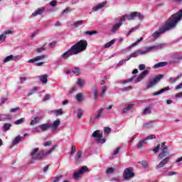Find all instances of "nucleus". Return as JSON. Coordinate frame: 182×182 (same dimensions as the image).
I'll return each mask as SVG.
<instances>
[{"label": "nucleus", "instance_id": "nucleus-1", "mask_svg": "<svg viewBox=\"0 0 182 182\" xmlns=\"http://www.w3.org/2000/svg\"><path fill=\"white\" fill-rule=\"evenodd\" d=\"M170 151H168V146L166 145V142L161 143V153L158 156V159L161 160L159 164L156 166V169L163 168L170 161Z\"/></svg>", "mask_w": 182, "mask_h": 182}, {"label": "nucleus", "instance_id": "nucleus-2", "mask_svg": "<svg viewBox=\"0 0 182 182\" xmlns=\"http://www.w3.org/2000/svg\"><path fill=\"white\" fill-rule=\"evenodd\" d=\"M71 48L74 50V53H75V55H77V53H81V52L86 50V48H87V41L80 40Z\"/></svg>", "mask_w": 182, "mask_h": 182}, {"label": "nucleus", "instance_id": "nucleus-3", "mask_svg": "<svg viewBox=\"0 0 182 182\" xmlns=\"http://www.w3.org/2000/svg\"><path fill=\"white\" fill-rule=\"evenodd\" d=\"M171 18H168V21L165 24V26L159 28V31H155L152 34V38H154V41H156V39H158V38H160V36L161 33H164V32H167V31H170L171 29H174L176 27H170L168 25L171 23Z\"/></svg>", "mask_w": 182, "mask_h": 182}, {"label": "nucleus", "instance_id": "nucleus-4", "mask_svg": "<svg viewBox=\"0 0 182 182\" xmlns=\"http://www.w3.org/2000/svg\"><path fill=\"white\" fill-rule=\"evenodd\" d=\"M170 18L172 21L168 25V26L170 28H176V26H177V23H178V22H180V21L182 19V9L177 13L172 15Z\"/></svg>", "mask_w": 182, "mask_h": 182}, {"label": "nucleus", "instance_id": "nucleus-5", "mask_svg": "<svg viewBox=\"0 0 182 182\" xmlns=\"http://www.w3.org/2000/svg\"><path fill=\"white\" fill-rule=\"evenodd\" d=\"M123 16L124 18H125V21H134L136 18L139 19V21H143V19H144V15L138 11H133L129 14H124Z\"/></svg>", "mask_w": 182, "mask_h": 182}, {"label": "nucleus", "instance_id": "nucleus-6", "mask_svg": "<svg viewBox=\"0 0 182 182\" xmlns=\"http://www.w3.org/2000/svg\"><path fill=\"white\" fill-rule=\"evenodd\" d=\"M126 21V18H124V16H121L117 18V22L112 26L111 28V33H117V31L119 29H120L122 25H123V22Z\"/></svg>", "mask_w": 182, "mask_h": 182}, {"label": "nucleus", "instance_id": "nucleus-7", "mask_svg": "<svg viewBox=\"0 0 182 182\" xmlns=\"http://www.w3.org/2000/svg\"><path fill=\"white\" fill-rule=\"evenodd\" d=\"M134 177V171L132 167L125 168L123 173L124 180H132Z\"/></svg>", "mask_w": 182, "mask_h": 182}, {"label": "nucleus", "instance_id": "nucleus-8", "mask_svg": "<svg viewBox=\"0 0 182 182\" xmlns=\"http://www.w3.org/2000/svg\"><path fill=\"white\" fill-rule=\"evenodd\" d=\"M89 171V168L87 166H82L79 171H77L74 172L73 173V178L74 180H78L82 177V174H85V173H87Z\"/></svg>", "mask_w": 182, "mask_h": 182}, {"label": "nucleus", "instance_id": "nucleus-9", "mask_svg": "<svg viewBox=\"0 0 182 182\" xmlns=\"http://www.w3.org/2000/svg\"><path fill=\"white\" fill-rule=\"evenodd\" d=\"M161 79H163V75H159L152 80H149V83L146 85L147 89H151V87H153V86H156V84L159 83Z\"/></svg>", "mask_w": 182, "mask_h": 182}, {"label": "nucleus", "instance_id": "nucleus-10", "mask_svg": "<svg viewBox=\"0 0 182 182\" xmlns=\"http://www.w3.org/2000/svg\"><path fill=\"white\" fill-rule=\"evenodd\" d=\"M56 147H58V145L55 144L47 152L42 151L41 154H37V156H36V159H37L38 160H42L43 157H46V156H49V154H52V153L53 152L55 149H56Z\"/></svg>", "mask_w": 182, "mask_h": 182}, {"label": "nucleus", "instance_id": "nucleus-11", "mask_svg": "<svg viewBox=\"0 0 182 182\" xmlns=\"http://www.w3.org/2000/svg\"><path fill=\"white\" fill-rule=\"evenodd\" d=\"M14 31L12 30L4 31L1 34H0V42H5L8 35H13Z\"/></svg>", "mask_w": 182, "mask_h": 182}, {"label": "nucleus", "instance_id": "nucleus-12", "mask_svg": "<svg viewBox=\"0 0 182 182\" xmlns=\"http://www.w3.org/2000/svg\"><path fill=\"white\" fill-rule=\"evenodd\" d=\"M73 55L76 54L71 47L70 49H69L68 51L65 52L61 55V58L63 59V60H66L70 58V56H72Z\"/></svg>", "mask_w": 182, "mask_h": 182}, {"label": "nucleus", "instance_id": "nucleus-13", "mask_svg": "<svg viewBox=\"0 0 182 182\" xmlns=\"http://www.w3.org/2000/svg\"><path fill=\"white\" fill-rule=\"evenodd\" d=\"M149 73L150 71L149 70H144L135 80V83H139V82H141Z\"/></svg>", "mask_w": 182, "mask_h": 182}, {"label": "nucleus", "instance_id": "nucleus-14", "mask_svg": "<svg viewBox=\"0 0 182 182\" xmlns=\"http://www.w3.org/2000/svg\"><path fill=\"white\" fill-rule=\"evenodd\" d=\"M19 59H21L19 55H10L3 60V63H7V62H11V60H19Z\"/></svg>", "mask_w": 182, "mask_h": 182}, {"label": "nucleus", "instance_id": "nucleus-15", "mask_svg": "<svg viewBox=\"0 0 182 182\" xmlns=\"http://www.w3.org/2000/svg\"><path fill=\"white\" fill-rule=\"evenodd\" d=\"M107 4V1H103L102 3L97 4L96 6H94L92 8V12H97V11H100L102 8H105V6H106Z\"/></svg>", "mask_w": 182, "mask_h": 182}, {"label": "nucleus", "instance_id": "nucleus-16", "mask_svg": "<svg viewBox=\"0 0 182 182\" xmlns=\"http://www.w3.org/2000/svg\"><path fill=\"white\" fill-rule=\"evenodd\" d=\"M107 4V1H103L102 3L97 4L96 6H94L92 8V12H97V11H100L102 8H105V6H106Z\"/></svg>", "mask_w": 182, "mask_h": 182}, {"label": "nucleus", "instance_id": "nucleus-17", "mask_svg": "<svg viewBox=\"0 0 182 182\" xmlns=\"http://www.w3.org/2000/svg\"><path fill=\"white\" fill-rule=\"evenodd\" d=\"M42 119H43V117L42 115L33 117L30 122L31 126H35L36 124H38L41 122V120H42Z\"/></svg>", "mask_w": 182, "mask_h": 182}, {"label": "nucleus", "instance_id": "nucleus-18", "mask_svg": "<svg viewBox=\"0 0 182 182\" xmlns=\"http://www.w3.org/2000/svg\"><path fill=\"white\" fill-rule=\"evenodd\" d=\"M163 44H159L158 46H152L149 47H146L145 49H146V53H149V52H153V50H159V49H161L163 48Z\"/></svg>", "mask_w": 182, "mask_h": 182}, {"label": "nucleus", "instance_id": "nucleus-19", "mask_svg": "<svg viewBox=\"0 0 182 182\" xmlns=\"http://www.w3.org/2000/svg\"><path fill=\"white\" fill-rule=\"evenodd\" d=\"M45 9H46V8L45 6L37 9L31 14V18H35V16H38V15H42V14H43V12H45Z\"/></svg>", "mask_w": 182, "mask_h": 182}, {"label": "nucleus", "instance_id": "nucleus-20", "mask_svg": "<svg viewBox=\"0 0 182 182\" xmlns=\"http://www.w3.org/2000/svg\"><path fill=\"white\" fill-rule=\"evenodd\" d=\"M46 58H48V56H46V55H38L33 59H30L28 61V63H35V62H38V60H43V59H46Z\"/></svg>", "mask_w": 182, "mask_h": 182}, {"label": "nucleus", "instance_id": "nucleus-21", "mask_svg": "<svg viewBox=\"0 0 182 182\" xmlns=\"http://www.w3.org/2000/svg\"><path fill=\"white\" fill-rule=\"evenodd\" d=\"M134 107V104L125 105L124 107L122 109V114H124V113H128Z\"/></svg>", "mask_w": 182, "mask_h": 182}, {"label": "nucleus", "instance_id": "nucleus-22", "mask_svg": "<svg viewBox=\"0 0 182 182\" xmlns=\"http://www.w3.org/2000/svg\"><path fill=\"white\" fill-rule=\"evenodd\" d=\"M50 124L49 123H45V124H42L38 126V127H39L40 130H41V132H48V130H49V129H50Z\"/></svg>", "mask_w": 182, "mask_h": 182}, {"label": "nucleus", "instance_id": "nucleus-23", "mask_svg": "<svg viewBox=\"0 0 182 182\" xmlns=\"http://www.w3.org/2000/svg\"><path fill=\"white\" fill-rule=\"evenodd\" d=\"M6 120H12V116L9 114H1L0 122H5Z\"/></svg>", "mask_w": 182, "mask_h": 182}, {"label": "nucleus", "instance_id": "nucleus-24", "mask_svg": "<svg viewBox=\"0 0 182 182\" xmlns=\"http://www.w3.org/2000/svg\"><path fill=\"white\" fill-rule=\"evenodd\" d=\"M38 154H39V148L33 149L30 153V156L33 157V160H38V159H36Z\"/></svg>", "mask_w": 182, "mask_h": 182}, {"label": "nucleus", "instance_id": "nucleus-25", "mask_svg": "<svg viewBox=\"0 0 182 182\" xmlns=\"http://www.w3.org/2000/svg\"><path fill=\"white\" fill-rule=\"evenodd\" d=\"M92 99H94V100H97V99L99 98V89L97 88V87H94L92 90Z\"/></svg>", "mask_w": 182, "mask_h": 182}, {"label": "nucleus", "instance_id": "nucleus-26", "mask_svg": "<svg viewBox=\"0 0 182 182\" xmlns=\"http://www.w3.org/2000/svg\"><path fill=\"white\" fill-rule=\"evenodd\" d=\"M82 154H83V152H82V151H79L76 153V155L75 156L76 164H79V163H82Z\"/></svg>", "mask_w": 182, "mask_h": 182}, {"label": "nucleus", "instance_id": "nucleus-27", "mask_svg": "<svg viewBox=\"0 0 182 182\" xmlns=\"http://www.w3.org/2000/svg\"><path fill=\"white\" fill-rule=\"evenodd\" d=\"M92 137L96 139V140H99V139H103V134L100 133V130H97L92 133Z\"/></svg>", "mask_w": 182, "mask_h": 182}, {"label": "nucleus", "instance_id": "nucleus-28", "mask_svg": "<svg viewBox=\"0 0 182 182\" xmlns=\"http://www.w3.org/2000/svg\"><path fill=\"white\" fill-rule=\"evenodd\" d=\"M59 124H60V119H57L53 124H50V127L53 130H56L59 127Z\"/></svg>", "mask_w": 182, "mask_h": 182}, {"label": "nucleus", "instance_id": "nucleus-29", "mask_svg": "<svg viewBox=\"0 0 182 182\" xmlns=\"http://www.w3.org/2000/svg\"><path fill=\"white\" fill-rule=\"evenodd\" d=\"M154 123H156V121L146 122L144 124V129H153V127H154Z\"/></svg>", "mask_w": 182, "mask_h": 182}, {"label": "nucleus", "instance_id": "nucleus-30", "mask_svg": "<svg viewBox=\"0 0 182 182\" xmlns=\"http://www.w3.org/2000/svg\"><path fill=\"white\" fill-rule=\"evenodd\" d=\"M21 140H22V136L21 135L17 136L11 142L12 146L19 144Z\"/></svg>", "mask_w": 182, "mask_h": 182}, {"label": "nucleus", "instance_id": "nucleus-31", "mask_svg": "<svg viewBox=\"0 0 182 182\" xmlns=\"http://www.w3.org/2000/svg\"><path fill=\"white\" fill-rule=\"evenodd\" d=\"M83 23H85V21L80 20L71 24V26H73L74 28H79V26H82Z\"/></svg>", "mask_w": 182, "mask_h": 182}, {"label": "nucleus", "instance_id": "nucleus-32", "mask_svg": "<svg viewBox=\"0 0 182 182\" xmlns=\"http://www.w3.org/2000/svg\"><path fill=\"white\" fill-rule=\"evenodd\" d=\"M11 127H12V124L11 123H4L2 127L3 132H8L11 130Z\"/></svg>", "mask_w": 182, "mask_h": 182}, {"label": "nucleus", "instance_id": "nucleus-33", "mask_svg": "<svg viewBox=\"0 0 182 182\" xmlns=\"http://www.w3.org/2000/svg\"><path fill=\"white\" fill-rule=\"evenodd\" d=\"M167 66V62H160L154 65V69H159V68H164Z\"/></svg>", "mask_w": 182, "mask_h": 182}, {"label": "nucleus", "instance_id": "nucleus-34", "mask_svg": "<svg viewBox=\"0 0 182 182\" xmlns=\"http://www.w3.org/2000/svg\"><path fill=\"white\" fill-rule=\"evenodd\" d=\"M167 90H170V87H166L160 90L159 91L154 93L153 96H159V95H161V93H164V92H167Z\"/></svg>", "mask_w": 182, "mask_h": 182}, {"label": "nucleus", "instance_id": "nucleus-35", "mask_svg": "<svg viewBox=\"0 0 182 182\" xmlns=\"http://www.w3.org/2000/svg\"><path fill=\"white\" fill-rule=\"evenodd\" d=\"M103 108H100L96 113L95 117V120H99L100 117H102V114H103Z\"/></svg>", "mask_w": 182, "mask_h": 182}, {"label": "nucleus", "instance_id": "nucleus-36", "mask_svg": "<svg viewBox=\"0 0 182 182\" xmlns=\"http://www.w3.org/2000/svg\"><path fill=\"white\" fill-rule=\"evenodd\" d=\"M40 82H43V85L48 83V75L45 74L39 77Z\"/></svg>", "mask_w": 182, "mask_h": 182}, {"label": "nucleus", "instance_id": "nucleus-37", "mask_svg": "<svg viewBox=\"0 0 182 182\" xmlns=\"http://www.w3.org/2000/svg\"><path fill=\"white\" fill-rule=\"evenodd\" d=\"M182 75H178L176 78H173V77H171L168 80L169 83H176L180 77H181Z\"/></svg>", "mask_w": 182, "mask_h": 182}, {"label": "nucleus", "instance_id": "nucleus-38", "mask_svg": "<svg viewBox=\"0 0 182 182\" xmlns=\"http://www.w3.org/2000/svg\"><path fill=\"white\" fill-rule=\"evenodd\" d=\"M144 144H147V141H146L145 139H142L137 145L136 147L137 149H141Z\"/></svg>", "mask_w": 182, "mask_h": 182}, {"label": "nucleus", "instance_id": "nucleus-39", "mask_svg": "<svg viewBox=\"0 0 182 182\" xmlns=\"http://www.w3.org/2000/svg\"><path fill=\"white\" fill-rule=\"evenodd\" d=\"M75 99H76L77 102H82V100H83V94H82L80 92L76 94Z\"/></svg>", "mask_w": 182, "mask_h": 182}, {"label": "nucleus", "instance_id": "nucleus-40", "mask_svg": "<svg viewBox=\"0 0 182 182\" xmlns=\"http://www.w3.org/2000/svg\"><path fill=\"white\" fill-rule=\"evenodd\" d=\"M139 55H140V51L136 50V51L131 53L129 55V57L128 58V59H132V58H137V56H139Z\"/></svg>", "mask_w": 182, "mask_h": 182}, {"label": "nucleus", "instance_id": "nucleus-41", "mask_svg": "<svg viewBox=\"0 0 182 182\" xmlns=\"http://www.w3.org/2000/svg\"><path fill=\"white\" fill-rule=\"evenodd\" d=\"M52 112L54 113L55 116H62V114H63L62 109L53 110Z\"/></svg>", "mask_w": 182, "mask_h": 182}, {"label": "nucleus", "instance_id": "nucleus-42", "mask_svg": "<svg viewBox=\"0 0 182 182\" xmlns=\"http://www.w3.org/2000/svg\"><path fill=\"white\" fill-rule=\"evenodd\" d=\"M142 114H144V116H146L147 114H151V109H150V107H146L144 109Z\"/></svg>", "mask_w": 182, "mask_h": 182}, {"label": "nucleus", "instance_id": "nucleus-43", "mask_svg": "<svg viewBox=\"0 0 182 182\" xmlns=\"http://www.w3.org/2000/svg\"><path fill=\"white\" fill-rule=\"evenodd\" d=\"M141 41H143V37H141L139 39H138L135 43L131 44L129 48H134V46L139 45V43H140V42H141Z\"/></svg>", "mask_w": 182, "mask_h": 182}, {"label": "nucleus", "instance_id": "nucleus-44", "mask_svg": "<svg viewBox=\"0 0 182 182\" xmlns=\"http://www.w3.org/2000/svg\"><path fill=\"white\" fill-rule=\"evenodd\" d=\"M115 42H116V40H112L111 41L105 44V48H110L112 46V45H114Z\"/></svg>", "mask_w": 182, "mask_h": 182}, {"label": "nucleus", "instance_id": "nucleus-45", "mask_svg": "<svg viewBox=\"0 0 182 182\" xmlns=\"http://www.w3.org/2000/svg\"><path fill=\"white\" fill-rule=\"evenodd\" d=\"M73 73H74V75H76L77 76H79V75H80V69L77 67L73 68Z\"/></svg>", "mask_w": 182, "mask_h": 182}, {"label": "nucleus", "instance_id": "nucleus-46", "mask_svg": "<svg viewBox=\"0 0 182 182\" xmlns=\"http://www.w3.org/2000/svg\"><path fill=\"white\" fill-rule=\"evenodd\" d=\"M25 117L23 118H21L16 121L14 122V124H16V125H19V124H22V123H23L25 122Z\"/></svg>", "mask_w": 182, "mask_h": 182}, {"label": "nucleus", "instance_id": "nucleus-47", "mask_svg": "<svg viewBox=\"0 0 182 182\" xmlns=\"http://www.w3.org/2000/svg\"><path fill=\"white\" fill-rule=\"evenodd\" d=\"M160 149H161V144H157V146L153 149L152 151L155 154L159 153V150H160Z\"/></svg>", "mask_w": 182, "mask_h": 182}, {"label": "nucleus", "instance_id": "nucleus-48", "mask_svg": "<svg viewBox=\"0 0 182 182\" xmlns=\"http://www.w3.org/2000/svg\"><path fill=\"white\" fill-rule=\"evenodd\" d=\"M114 171H116V169L114 168H108L106 170V174H113Z\"/></svg>", "mask_w": 182, "mask_h": 182}, {"label": "nucleus", "instance_id": "nucleus-49", "mask_svg": "<svg viewBox=\"0 0 182 182\" xmlns=\"http://www.w3.org/2000/svg\"><path fill=\"white\" fill-rule=\"evenodd\" d=\"M83 113H85L83 109H78V110H77V118L78 119H82V117L83 116Z\"/></svg>", "mask_w": 182, "mask_h": 182}, {"label": "nucleus", "instance_id": "nucleus-50", "mask_svg": "<svg viewBox=\"0 0 182 182\" xmlns=\"http://www.w3.org/2000/svg\"><path fill=\"white\" fill-rule=\"evenodd\" d=\"M139 164H141L144 168H147V166H149V164L146 162V161H139Z\"/></svg>", "mask_w": 182, "mask_h": 182}, {"label": "nucleus", "instance_id": "nucleus-51", "mask_svg": "<svg viewBox=\"0 0 182 182\" xmlns=\"http://www.w3.org/2000/svg\"><path fill=\"white\" fill-rule=\"evenodd\" d=\"M137 29H139V26H136L135 27L132 28L129 32L128 34L127 35V36H129V35H130L131 33H132V32H134V31H137Z\"/></svg>", "mask_w": 182, "mask_h": 182}, {"label": "nucleus", "instance_id": "nucleus-52", "mask_svg": "<svg viewBox=\"0 0 182 182\" xmlns=\"http://www.w3.org/2000/svg\"><path fill=\"white\" fill-rule=\"evenodd\" d=\"M133 89V86L129 85L128 87H125L121 89L122 92H129V90H132Z\"/></svg>", "mask_w": 182, "mask_h": 182}, {"label": "nucleus", "instance_id": "nucleus-53", "mask_svg": "<svg viewBox=\"0 0 182 182\" xmlns=\"http://www.w3.org/2000/svg\"><path fill=\"white\" fill-rule=\"evenodd\" d=\"M21 110V107H17L16 108H11L10 109V113H16V112H19Z\"/></svg>", "mask_w": 182, "mask_h": 182}, {"label": "nucleus", "instance_id": "nucleus-54", "mask_svg": "<svg viewBox=\"0 0 182 182\" xmlns=\"http://www.w3.org/2000/svg\"><path fill=\"white\" fill-rule=\"evenodd\" d=\"M75 153H76V146L75 145H72L71 146V153H70V157H72V156H73V154H75Z\"/></svg>", "mask_w": 182, "mask_h": 182}, {"label": "nucleus", "instance_id": "nucleus-55", "mask_svg": "<svg viewBox=\"0 0 182 182\" xmlns=\"http://www.w3.org/2000/svg\"><path fill=\"white\" fill-rule=\"evenodd\" d=\"M106 90H107V87L103 86L102 88L101 97H103L106 95Z\"/></svg>", "mask_w": 182, "mask_h": 182}, {"label": "nucleus", "instance_id": "nucleus-56", "mask_svg": "<svg viewBox=\"0 0 182 182\" xmlns=\"http://www.w3.org/2000/svg\"><path fill=\"white\" fill-rule=\"evenodd\" d=\"M128 60H130V58H127V59L120 60L119 62V63L117 65V68H118V66H122V65H123V63H124V62H127Z\"/></svg>", "mask_w": 182, "mask_h": 182}, {"label": "nucleus", "instance_id": "nucleus-57", "mask_svg": "<svg viewBox=\"0 0 182 182\" xmlns=\"http://www.w3.org/2000/svg\"><path fill=\"white\" fill-rule=\"evenodd\" d=\"M85 35H90V36H92V35H96L97 34V31H85Z\"/></svg>", "mask_w": 182, "mask_h": 182}, {"label": "nucleus", "instance_id": "nucleus-58", "mask_svg": "<svg viewBox=\"0 0 182 182\" xmlns=\"http://www.w3.org/2000/svg\"><path fill=\"white\" fill-rule=\"evenodd\" d=\"M112 132V129L109 127H105L104 129V133L105 136H107Z\"/></svg>", "mask_w": 182, "mask_h": 182}, {"label": "nucleus", "instance_id": "nucleus-59", "mask_svg": "<svg viewBox=\"0 0 182 182\" xmlns=\"http://www.w3.org/2000/svg\"><path fill=\"white\" fill-rule=\"evenodd\" d=\"M7 100H8V98H6L5 97H1L0 106H2V105H5V103L6 102Z\"/></svg>", "mask_w": 182, "mask_h": 182}, {"label": "nucleus", "instance_id": "nucleus-60", "mask_svg": "<svg viewBox=\"0 0 182 182\" xmlns=\"http://www.w3.org/2000/svg\"><path fill=\"white\" fill-rule=\"evenodd\" d=\"M156 139V135L154 134H151L149 135L146 138H145L144 139L146 140V141H147V140H153Z\"/></svg>", "mask_w": 182, "mask_h": 182}, {"label": "nucleus", "instance_id": "nucleus-61", "mask_svg": "<svg viewBox=\"0 0 182 182\" xmlns=\"http://www.w3.org/2000/svg\"><path fill=\"white\" fill-rule=\"evenodd\" d=\"M37 53H42V52L46 50V48H45V47H41V48H38L37 49H36Z\"/></svg>", "mask_w": 182, "mask_h": 182}, {"label": "nucleus", "instance_id": "nucleus-62", "mask_svg": "<svg viewBox=\"0 0 182 182\" xmlns=\"http://www.w3.org/2000/svg\"><path fill=\"white\" fill-rule=\"evenodd\" d=\"M77 83L78 86H80V87H82L85 85V81L82 80L78 79Z\"/></svg>", "mask_w": 182, "mask_h": 182}, {"label": "nucleus", "instance_id": "nucleus-63", "mask_svg": "<svg viewBox=\"0 0 182 182\" xmlns=\"http://www.w3.org/2000/svg\"><path fill=\"white\" fill-rule=\"evenodd\" d=\"M109 181H114V182H120V178L119 177H114L109 180Z\"/></svg>", "mask_w": 182, "mask_h": 182}, {"label": "nucleus", "instance_id": "nucleus-64", "mask_svg": "<svg viewBox=\"0 0 182 182\" xmlns=\"http://www.w3.org/2000/svg\"><path fill=\"white\" fill-rule=\"evenodd\" d=\"M120 151V148H117L112 153V156H117Z\"/></svg>", "mask_w": 182, "mask_h": 182}]
</instances>
